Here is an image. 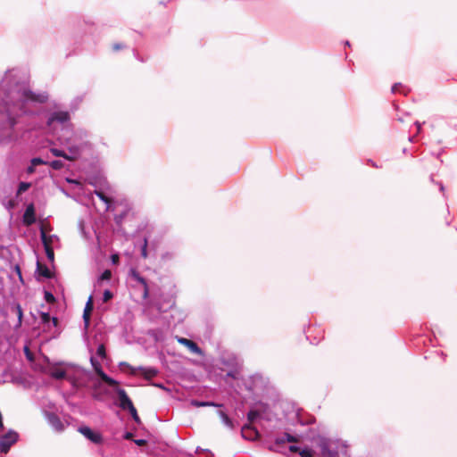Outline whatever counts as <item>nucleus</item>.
I'll return each mask as SVG.
<instances>
[{"label": "nucleus", "instance_id": "nucleus-1", "mask_svg": "<svg viewBox=\"0 0 457 457\" xmlns=\"http://www.w3.org/2000/svg\"><path fill=\"white\" fill-rule=\"evenodd\" d=\"M49 99L46 91L34 92L11 73L0 79V145L6 146L19 138L16 125L22 115L40 116Z\"/></svg>", "mask_w": 457, "mask_h": 457}, {"label": "nucleus", "instance_id": "nucleus-2", "mask_svg": "<svg viewBox=\"0 0 457 457\" xmlns=\"http://www.w3.org/2000/svg\"><path fill=\"white\" fill-rule=\"evenodd\" d=\"M56 140L63 147H51L50 153L66 161H75L91 149L88 132L84 129L64 128L56 133Z\"/></svg>", "mask_w": 457, "mask_h": 457}, {"label": "nucleus", "instance_id": "nucleus-3", "mask_svg": "<svg viewBox=\"0 0 457 457\" xmlns=\"http://www.w3.org/2000/svg\"><path fill=\"white\" fill-rule=\"evenodd\" d=\"M54 111L49 112L46 120V129L52 134L56 133L64 128H72L71 113L68 110H60L59 104H54Z\"/></svg>", "mask_w": 457, "mask_h": 457}, {"label": "nucleus", "instance_id": "nucleus-4", "mask_svg": "<svg viewBox=\"0 0 457 457\" xmlns=\"http://www.w3.org/2000/svg\"><path fill=\"white\" fill-rule=\"evenodd\" d=\"M269 411V405L267 403L259 402L256 403L253 407L250 408L248 412L246 413V418L248 423L245 424L242 427V436L246 438L245 436V430H250L253 432V436H258L257 429L252 425L253 422H255L260 420L267 419L266 414Z\"/></svg>", "mask_w": 457, "mask_h": 457}, {"label": "nucleus", "instance_id": "nucleus-5", "mask_svg": "<svg viewBox=\"0 0 457 457\" xmlns=\"http://www.w3.org/2000/svg\"><path fill=\"white\" fill-rule=\"evenodd\" d=\"M19 434L13 429L0 430V453H7L11 447L19 440Z\"/></svg>", "mask_w": 457, "mask_h": 457}, {"label": "nucleus", "instance_id": "nucleus-6", "mask_svg": "<svg viewBox=\"0 0 457 457\" xmlns=\"http://www.w3.org/2000/svg\"><path fill=\"white\" fill-rule=\"evenodd\" d=\"M78 431L83 435L85 438L95 445H102L104 443V437L102 434L87 425L79 426L78 428Z\"/></svg>", "mask_w": 457, "mask_h": 457}, {"label": "nucleus", "instance_id": "nucleus-7", "mask_svg": "<svg viewBox=\"0 0 457 457\" xmlns=\"http://www.w3.org/2000/svg\"><path fill=\"white\" fill-rule=\"evenodd\" d=\"M114 391L116 393V398L114 401L116 406L123 411H128L134 405L127 392L123 388L117 386Z\"/></svg>", "mask_w": 457, "mask_h": 457}, {"label": "nucleus", "instance_id": "nucleus-8", "mask_svg": "<svg viewBox=\"0 0 457 457\" xmlns=\"http://www.w3.org/2000/svg\"><path fill=\"white\" fill-rule=\"evenodd\" d=\"M90 363L92 365L94 371L101 378L102 380H104L110 386H117L119 384V382L116 379L112 378V377H110L108 374H106L104 372V370L102 368L101 363L99 362V361L96 358H95L94 356H91Z\"/></svg>", "mask_w": 457, "mask_h": 457}, {"label": "nucleus", "instance_id": "nucleus-9", "mask_svg": "<svg viewBox=\"0 0 457 457\" xmlns=\"http://www.w3.org/2000/svg\"><path fill=\"white\" fill-rule=\"evenodd\" d=\"M40 237L42 245L45 248L46 258L48 259L49 262H53L54 260V253L53 248L50 246L49 241L58 239V237L55 235H51L48 237L43 229L40 230Z\"/></svg>", "mask_w": 457, "mask_h": 457}, {"label": "nucleus", "instance_id": "nucleus-10", "mask_svg": "<svg viewBox=\"0 0 457 457\" xmlns=\"http://www.w3.org/2000/svg\"><path fill=\"white\" fill-rule=\"evenodd\" d=\"M220 361L228 369L240 367V361L237 356L232 353H222L220 357Z\"/></svg>", "mask_w": 457, "mask_h": 457}, {"label": "nucleus", "instance_id": "nucleus-11", "mask_svg": "<svg viewBox=\"0 0 457 457\" xmlns=\"http://www.w3.org/2000/svg\"><path fill=\"white\" fill-rule=\"evenodd\" d=\"M321 457H338V453L336 449L330 447V442L327 438H321L319 442Z\"/></svg>", "mask_w": 457, "mask_h": 457}, {"label": "nucleus", "instance_id": "nucleus-12", "mask_svg": "<svg viewBox=\"0 0 457 457\" xmlns=\"http://www.w3.org/2000/svg\"><path fill=\"white\" fill-rule=\"evenodd\" d=\"M295 441L296 437L295 436L285 432L283 436L275 438L274 445H270L269 450L272 452H278L279 450L277 447L283 445L286 442L291 443Z\"/></svg>", "mask_w": 457, "mask_h": 457}, {"label": "nucleus", "instance_id": "nucleus-13", "mask_svg": "<svg viewBox=\"0 0 457 457\" xmlns=\"http://www.w3.org/2000/svg\"><path fill=\"white\" fill-rule=\"evenodd\" d=\"M295 441L296 437L295 436L285 432L283 436L275 438L274 445H270L269 450L272 452H278L279 450L277 447L283 445L286 442L291 443Z\"/></svg>", "mask_w": 457, "mask_h": 457}, {"label": "nucleus", "instance_id": "nucleus-14", "mask_svg": "<svg viewBox=\"0 0 457 457\" xmlns=\"http://www.w3.org/2000/svg\"><path fill=\"white\" fill-rule=\"evenodd\" d=\"M22 221L27 226H31L36 223V210L33 204H29L27 205L22 216Z\"/></svg>", "mask_w": 457, "mask_h": 457}, {"label": "nucleus", "instance_id": "nucleus-15", "mask_svg": "<svg viewBox=\"0 0 457 457\" xmlns=\"http://www.w3.org/2000/svg\"><path fill=\"white\" fill-rule=\"evenodd\" d=\"M114 211V221L117 225H120L123 220L130 212V208L128 206L117 205L113 209Z\"/></svg>", "mask_w": 457, "mask_h": 457}, {"label": "nucleus", "instance_id": "nucleus-16", "mask_svg": "<svg viewBox=\"0 0 457 457\" xmlns=\"http://www.w3.org/2000/svg\"><path fill=\"white\" fill-rule=\"evenodd\" d=\"M46 418H47V421L50 424V426L56 432H62L64 430L65 426L58 415H56L55 413H53V412H49L46 414Z\"/></svg>", "mask_w": 457, "mask_h": 457}, {"label": "nucleus", "instance_id": "nucleus-17", "mask_svg": "<svg viewBox=\"0 0 457 457\" xmlns=\"http://www.w3.org/2000/svg\"><path fill=\"white\" fill-rule=\"evenodd\" d=\"M178 342L186 346L191 353L195 354H202L203 351L201 347L193 340L186 337H177Z\"/></svg>", "mask_w": 457, "mask_h": 457}, {"label": "nucleus", "instance_id": "nucleus-18", "mask_svg": "<svg viewBox=\"0 0 457 457\" xmlns=\"http://www.w3.org/2000/svg\"><path fill=\"white\" fill-rule=\"evenodd\" d=\"M94 309V303H93V298L92 295L88 297L87 302L86 303L84 312H83V322H84V328L85 330H87L89 325H90V314Z\"/></svg>", "mask_w": 457, "mask_h": 457}, {"label": "nucleus", "instance_id": "nucleus-19", "mask_svg": "<svg viewBox=\"0 0 457 457\" xmlns=\"http://www.w3.org/2000/svg\"><path fill=\"white\" fill-rule=\"evenodd\" d=\"M35 277L37 280L47 279L52 278V272L46 265H41L38 262H37V269L35 271Z\"/></svg>", "mask_w": 457, "mask_h": 457}, {"label": "nucleus", "instance_id": "nucleus-20", "mask_svg": "<svg viewBox=\"0 0 457 457\" xmlns=\"http://www.w3.org/2000/svg\"><path fill=\"white\" fill-rule=\"evenodd\" d=\"M131 278L136 280L137 282L140 283L143 287V297L145 299L148 297L149 295V289L146 279L142 277L137 270H130Z\"/></svg>", "mask_w": 457, "mask_h": 457}, {"label": "nucleus", "instance_id": "nucleus-21", "mask_svg": "<svg viewBox=\"0 0 457 457\" xmlns=\"http://www.w3.org/2000/svg\"><path fill=\"white\" fill-rule=\"evenodd\" d=\"M47 164V162L41 157H33L29 161V164L25 169V172L28 176L32 175L36 172V168L39 165Z\"/></svg>", "mask_w": 457, "mask_h": 457}, {"label": "nucleus", "instance_id": "nucleus-22", "mask_svg": "<svg viewBox=\"0 0 457 457\" xmlns=\"http://www.w3.org/2000/svg\"><path fill=\"white\" fill-rule=\"evenodd\" d=\"M40 318L41 322L45 326H47L48 328H50L51 326L57 327L58 325V319L56 317H52L48 312H41Z\"/></svg>", "mask_w": 457, "mask_h": 457}, {"label": "nucleus", "instance_id": "nucleus-23", "mask_svg": "<svg viewBox=\"0 0 457 457\" xmlns=\"http://www.w3.org/2000/svg\"><path fill=\"white\" fill-rule=\"evenodd\" d=\"M137 370H140L141 374L146 378H152L158 375L159 370L154 367H143L139 366Z\"/></svg>", "mask_w": 457, "mask_h": 457}, {"label": "nucleus", "instance_id": "nucleus-24", "mask_svg": "<svg viewBox=\"0 0 457 457\" xmlns=\"http://www.w3.org/2000/svg\"><path fill=\"white\" fill-rule=\"evenodd\" d=\"M190 404L194 407H206V406H213V407H217V408L223 407V404H221V403H217L212 401H200L197 399H192L190 401Z\"/></svg>", "mask_w": 457, "mask_h": 457}, {"label": "nucleus", "instance_id": "nucleus-25", "mask_svg": "<svg viewBox=\"0 0 457 457\" xmlns=\"http://www.w3.org/2000/svg\"><path fill=\"white\" fill-rule=\"evenodd\" d=\"M217 413H218L219 417L220 418L221 422L226 427H228L230 429L234 428V422H233L232 419L225 411H223L222 410H219L217 411Z\"/></svg>", "mask_w": 457, "mask_h": 457}, {"label": "nucleus", "instance_id": "nucleus-26", "mask_svg": "<svg viewBox=\"0 0 457 457\" xmlns=\"http://www.w3.org/2000/svg\"><path fill=\"white\" fill-rule=\"evenodd\" d=\"M32 184L30 182H27V181H21L19 184H18V187H17V189H16V196H20L21 195H22L23 193H25L26 191H28L30 187H31Z\"/></svg>", "mask_w": 457, "mask_h": 457}, {"label": "nucleus", "instance_id": "nucleus-27", "mask_svg": "<svg viewBox=\"0 0 457 457\" xmlns=\"http://www.w3.org/2000/svg\"><path fill=\"white\" fill-rule=\"evenodd\" d=\"M95 194L105 204V210H111L112 201L105 195V194L99 190H95Z\"/></svg>", "mask_w": 457, "mask_h": 457}, {"label": "nucleus", "instance_id": "nucleus-28", "mask_svg": "<svg viewBox=\"0 0 457 457\" xmlns=\"http://www.w3.org/2000/svg\"><path fill=\"white\" fill-rule=\"evenodd\" d=\"M111 271L108 270H104L97 278L96 286L100 287L104 282H108L111 279Z\"/></svg>", "mask_w": 457, "mask_h": 457}, {"label": "nucleus", "instance_id": "nucleus-29", "mask_svg": "<svg viewBox=\"0 0 457 457\" xmlns=\"http://www.w3.org/2000/svg\"><path fill=\"white\" fill-rule=\"evenodd\" d=\"M52 377L56 379H67L69 378L68 373L66 370L62 369H56L52 371Z\"/></svg>", "mask_w": 457, "mask_h": 457}, {"label": "nucleus", "instance_id": "nucleus-30", "mask_svg": "<svg viewBox=\"0 0 457 457\" xmlns=\"http://www.w3.org/2000/svg\"><path fill=\"white\" fill-rule=\"evenodd\" d=\"M46 165L54 170H61L65 167V164L62 160H53L51 162H47Z\"/></svg>", "mask_w": 457, "mask_h": 457}, {"label": "nucleus", "instance_id": "nucleus-31", "mask_svg": "<svg viewBox=\"0 0 457 457\" xmlns=\"http://www.w3.org/2000/svg\"><path fill=\"white\" fill-rule=\"evenodd\" d=\"M299 455L301 457H313L315 455V452L309 446H304L301 448Z\"/></svg>", "mask_w": 457, "mask_h": 457}, {"label": "nucleus", "instance_id": "nucleus-32", "mask_svg": "<svg viewBox=\"0 0 457 457\" xmlns=\"http://www.w3.org/2000/svg\"><path fill=\"white\" fill-rule=\"evenodd\" d=\"M79 231H80V234L81 236L86 239V240H89L91 239V233L90 232H87L86 230V228H85V225H84V221L83 220H79Z\"/></svg>", "mask_w": 457, "mask_h": 457}, {"label": "nucleus", "instance_id": "nucleus-33", "mask_svg": "<svg viewBox=\"0 0 457 457\" xmlns=\"http://www.w3.org/2000/svg\"><path fill=\"white\" fill-rule=\"evenodd\" d=\"M119 367L121 369V370H128L130 374H136V371H137V368L131 366L130 364H129L128 362L126 361H120L119 363Z\"/></svg>", "mask_w": 457, "mask_h": 457}, {"label": "nucleus", "instance_id": "nucleus-34", "mask_svg": "<svg viewBox=\"0 0 457 457\" xmlns=\"http://www.w3.org/2000/svg\"><path fill=\"white\" fill-rule=\"evenodd\" d=\"M128 411L129 412L132 420L137 423V424H141V420H140V417L138 416L137 414V411L136 409V407L133 405L132 407H130Z\"/></svg>", "mask_w": 457, "mask_h": 457}, {"label": "nucleus", "instance_id": "nucleus-35", "mask_svg": "<svg viewBox=\"0 0 457 457\" xmlns=\"http://www.w3.org/2000/svg\"><path fill=\"white\" fill-rule=\"evenodd\" d=\"M14 309H15V312H16V314H17V318H18V322H17L16 327H20L21 325V323H22L23 312H22L21 306L19 303H17L14 306Z\"/></svg>", "mask_w": 457, "mask_h": 457}, {"label": "nucleus", "instance_id": "nucleus-36", "mask_svg": "<svg viewBox=\"0 0 457 457\" xmlns=\"http://www.w3.org/2000/svg\"><path fill=\"white\" fill-rule=\"evenodd\" d=\"M96 353L99 358L103 360L105 359L107 357L105 345L104 344H99Z\"/></svg>", "mask_w": 457, "mask_h": 457}, {"label": "nucleus", "instance_id": "nucleus-37", "mask_svg": "<svg viewBox=\"0 0 457 457\" xmlns=\"http://www.w3.org/2000/svg\"><path fill=\"white\" fill-rule=\"evenodd\" d=\"M147 245H148L147 238L144 237L142 245H140V251H141V256L145 259L147 258V256H148Z\"/></svg>", "mask_w": 457, "mask_h": 457}, {"label": "nucleus", "instance_id": "nucleus-38", "mask_svg": "<svg viewBox=\"0 0 457 457\" xmlns=\"http://www.w3.org/2000/svg\"><path fill=\"white\" fill-rule=\"evenodd\" d=\"M239 368L240 367H236V368L228 369V370L226 373V377L233 378V379H237V376H238Z\"/></svg>", "mask_w": 457, "mask_h": 457}, {"label": "nucleus", "instance_id": "nucleus-39", "mask_svg": "<svg viewBox=\"0 0 457 457\" xmlns=\"http://www.w3.org/2000/svg\"><path fill=\"white\" fill-rule=\"evenodd\" d=\"M113 297V293L110 289H105L103 293V302L107 303Z\"/></svg>", "mask_w": 457, "mask_h": 457}, {"label": "nucleus", "instance_id": "nucleus-40", "mask_svg": "<svg viewBox=\"0 0 457 457\" xmlns=\"http://www.w3.org/2000/svg\"><path fill=\"white\" fill-rule=\"evenodd\" d=\"M296 417H297V421H298L301 425H303V426H304V425H308V424H311V423H312V422H313V419H312V418H310V419H308V420H303L299 413H296Z\"/></svg>", "mask_w": 457, "mask_h": 457}, {"label": "nucleus", "instance_id": "nucleus-41", "mask_svg": "<svg viewBox=\"0 0 457 457\" xmlns=\"http://www.w3.org/2000/svg\"><path fill=\"white\" fill-rule=\"evenodd\" d=\"M45 299L47 303H52L54 301V296L50 291H45Z\"/></svg>", "mask_w": 457, "mask_h": 457}, {"label": "nucleus", "instance_id": "nucleus-42", "mask_svg": "<svg viewBox=\"0 0 457 457\" xmlns=\"http://www.w3.org/2000/svg\"><path fill=\"white\" fill-rule=\"evenodd\" d=\"M404 87L403 86L402 83H395L393 86H392V92L393 93H396V92H400V88H403Z\"/></svg>", "mask_w": 457, "mask_h": 457}, {"label": "nucleus", "instance_id": "nucleus-43", "mask_svg": "<svg viewBox=\"0 0 457 457\" xmlns=\"http://www.w3.org/2000/svg\"><path fill=\"white\" fill-rule=\"evenodd\" d=\"M302 447H300L299 445H291L288 449L291 453H300V450H301Z\"/></svg>", "mask_w": 457, "mask_h": 457}, {"label": "nucleus", "instance_id": "nucleus-44", "mask_svg": "<svg viewBox=\"0 0 457 457\" xmlns=\"http://www.w3.org/2000/svg\"><path fill=\"white\" fill-rule=\"evenodd\" d=\"M125 48V45L121 44V43H115L112 45V50L113 51H119L120 49H123Z\"/></svg>", "mask_w": 457, "mask_h": 457}, {"label": "nucleus", "instance_id": "nucleus-45", "mask_svg": "<svg viewBox=\"0 0 457 457\" xmlns=\"http://www.w3.org/2000/svg\"><path fill=\"white\" fill-rule=\"evenodd\" d=\"M15 207V201L13 200H9L7 204H6V208L8 210H11V209H13Z\"/></svg>", "mask_w": 457, "mask_h": 457}, {"label": "nucleus", "instance_id": "nucleus-46", "mask_svg": "<svg viewBox=\"0 0 457 457\" xmlns=\"http://www.w3.org/2000/svg\"><path fill=\"white\" fill-rule=\"evenodd\" d=\"M134 443L137 445H144L145 444H146V440L145 439H135L134 440Z\"/></svg>", "mask_w": 457, "mask_h": 457}, {"label": "nucleus", "instance_id": "nucleus-47", "mask_svg": "<svg viewBox=\"0 0 457 457\" xmlns=\"http://www.w3.org/2000/svg\"><path fill=\"white\" fill-rule=\"evenodd\" d=\"M133 436V433L132 432H129V431H126L123 435V438L124 439H127V440H129L131 439Z\"/></svg>", "mask_w": 457, "mask_h": 457}, {"label": "nucleus", "instance_id": "nucleus-48", "mask_svg": "<svg viewBox=\"0 0 457 457\" xmlns=\"http://www.w3.org/2000/svg\"><path fill=\"white\" fill-rule=\"evenodd\" d=\"M414 125L417 127L418 133H420V130H421L422 124L420 121L417 120V121L414 122Z\"/></svg>", "mask_w": 457, "mask_h": 457}, {"label": "nucleus", "instance_id": "nucleus-49", "mask_svg": "<svg viewBox=\"0 0 457 457\" xmlns=\"http://www.w3.org/2000/svg\"><path fill=\"white\" fill-rule=\"evenodd\" d=\"M437 184H438V186H439V189H440V191H441V192H444V191H445V187H444L443 183H442V182H437Z\"/></svg>", "mask_w": 457, "mask_h": 457}, {"label": "nucleus", "instance_id": "nucleus-50", "mask_svg": "<svg viewBox=\"0 0 457 457\" xmlns=\"http://www.w3.org/2000/svg\"><path fill=\"white\" fill-rule=\"evenodd\" d=\"M368 162L372 167L378 168V165L372 160L370 159Z\"/></svg>", "mask_w": 457, "mask_h": 457}, {"label": "nucleus", "instance_id": "nucleus-51", "mask_svg": "<svg viewBox=\"0 0 457 457\" xmlns=\"http://www.w3.org/2000/svg\"><path fill=\"white\" fill-rule=\"evenodd\" d=\"M155 386L159 387V388H162V389H165V386H163V384L162 383H156L154 384Z\"/></svg>", "mask_w": 457, "mask_h": 457}, {"label": "nucleus", "instance_id": "nucleus-52", "mask_svg": "<svg viewBox=\"0 0 457 457\" xmlns=\"http://www.w3.org/2000/svg\"><path fill=\"white\" fill-rule=\"evenodd\" d=\"M414 138H415V137H414V136H410V137H408V140H409V142L412 143V142H414Z\"/></svg>", "mask_w": 457, "mask_h": 457}, {"label": "nucleus", "instance_id": "nucleus-53", "mask_svg": "<svg viewBox=\"0 0 457 457\" xmlns=\"http://www.w3.org/2000/svg\"><path fill=\"white\" fill-rule=\"evenodd\" d=\"M24 350H25V353H26L27 357L29 358V348L27 346H25Z\"/></svg>", "mask_w": 457, "mask_h": 457}, {"label": "nucleus", "instance_id": "nucleus-54", "mask_svg": "<svg viewBox=\"0 0 457 457\" xmlns=\"http://www.w3.org/2000/svg\"><path fill=\"white\" fill-rule=\"evenodd\" d=\"M94 398L96 399V400H101V397L98 394H95L94 395Z\"/></svg>", "mask_w": 457, "mask_h": 457}, {"label": "nucleus", "instance_id": "nucleus-55", "mask_svg": "<svg viewBox=\"0 0 457 457\" xmlns=\"http://www.w3.org/2000/svg\"><path fill=\"white\" fill-rule=\"evenodd\" d=\"M345 46H351V45H350V42H349L348 40H346V41L345 42Z\"/></svg>", "mask_w": 457, "mask_h": 457}, {"label": "nucleus", "instance_id": "nucleus-56", "mask_svg": "<svg viewBox=\"0 0 457 457\" xmlns=\"http://www.w3.org/2000/svg\"><path fill=\"white\" fill-rule=\"evenodd\" d=\"M409 91H410L409 89H406V90L404 89V90L403 91V93L404 95H407V94L409 93Z\"/></svg>", "mask_w": 457, "mask_h": 457}, {"label": "nucleus", "instance_id": "nucleus-57", "mask_svg": "<svg viewBox=\"0 0 457 457\" xmlns=\"http://www.w3.org/2000/svg\"><path fill=\"white\" fill-rule=\"evenodd\" d=\"M397 120H398L400 122H403V119L402 117H399Z\"/></svg>", "mask_w": 457, "mask_h": 457}, {"label": "nucleus", "instance_id": "nucleus-58", "mask_svg": "<svg viewBox=\"0 0 457 457\" xmlns=\"http://www.w3.org/2000/svg\"><path fill=\"white\" fill-rule=\"evenodd\" d=\"M200 451H203V449H201L199 446L196 448V453L200 452Z\"/></svg>", "mask_w": 457, "mask_h": 457}, {"label": "nucleus", "instance_id": "nucleus-59", "mask_svg": "<svg viewBox=\"0 0 457 457\" xmlns=\"http://www.w3.org/2000/svg\"><path fill=\"white\" fill-rule=\"evenodd\" d=\"M403 154H406V153H407V149H406V148H403Z\"/></svg>", "mask_w": 457, "mask_h": 457}, {"label": "nucleus", "instance_id": "nucleus-60", "mask_svg": "<svg viewBox=\"0 0 457 457\" xmlns=\"http://www.w3.org/2000/svg\"><path fill=\"white\" fill-rule=\"evenodd\" d=\"M93 234L98 238V237L96 236V232L95 230H93Z\"/></svg>", "mask_w": 457, "mask_h": 457}, {"label": "nucleus", "instance_id": "nucleus-61", "mask_svg": "<svg viewBox=\"0 0 457 457\" xmlns=\"http://www.w3.org/2000/svg\"><path fill=\"white\" fill-rule=\"evenodd\" d=\"M440 354H441L442 356H445L444 352H440Z\"/></svg>", "mask_w": 457, "mask_h": 457}]
</instances>
